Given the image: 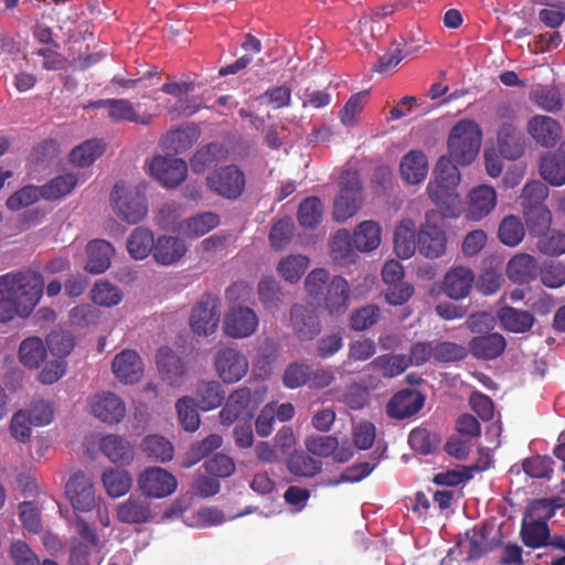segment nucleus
I'll return each mask as SVG.
<instances>
[{
  "instance_id": "21",
  "label": "nucleus",
  "mask_w": 565,
  "mask_h": 565,
  "mask_svg": "<svg viewBox=\"0 0 565 565\" xmlns=\"http://www.w3.org/2000/svg\"><path fill=\"white\" fill-rule=\"evenodd\" d=\"M290 323L300 340H312L321 330L319 317L298 303L290 309Z\"/></svg>"
},
{
  "instance_id": "27",
  "label": "nucleus",
  "mask_w": 565,
  "mask_h": 565,
  "mask_svg": "<svg viewBox=\"0 0 565 565\" xmlns=\"http://www.w3.org/2000/svg\"><path fill=\"white\" fill-rule=\"evenodd\" d=\"M151 507L146 498L130 495L117 507V519L127 524H141L151 519Z\"/></svg>"
},
{
  "instance_id": "11",
  "label": "nucleus",
  "mask_w": 565,
  "mask_h": 565,
  "mask_svg": "<svg viewBox=\"0 0 565 565\" xmlns=\"http://www.w3.org/2000/svg\"><path fill=\"white\" fill-rule=\"evenodd\" d=\"M214 364L224 383L233 384L243 379L248 371V361L238 350L224 348L217 351Z\"/></svg>"
},
{
  "instance_id": "62",
  "label": "nucleus",
  "mask_w": 565,
  "mask_h": 565,
  "mask_svg": "<svg viewBox=\"0 0 565 565\" xmlns=\"http://www.w3.org/2000/svg\"><path fill=\"white\" fill-rule=\"evenodd\" d=\"M122 299L121 291L108 281H98L92 289V300L99 306L111 307Z\"/></svg>"
},
{
  "instance_id": "38",
  "label": "nucleus",
  "mask_w": 565,
  "mask_h": 565,
  "mask_svg": "<svg viewBox=\"0 0 565 565\" xmlns=\"http://www.w3.org/2000/svg\"><path fill=\"white\" fill-rule=\"evenodd\" d=\"M540 174L553 186L565 184V154L556 152L543 156L540 162Z\"/></svg>"
},
{
  "instance_id": "42",
  "label": "nucleus",
  "mask_w": 565,
  "mask_h": 565,
  "mask_svg": "<svg viewBox=\"0 0 565 565\" xmlns=\"http://www.w3.org/2000/svg\"><path fill=\"white\" fill-rule=\"evenodd\" d=\"M323 203L318 196L306 198L298 206L297 220L303 228H315L322 221Z\"/></svg>"
},
{
  "instance_id": "53",
  "label": "nucleus",
  "mask_w": 565,
  "mask_h": 565,
  "mask_svg": "<svg viewBox=\"0 0 565 565\" xmlns=\"http://www.w3.org/2000/svg\"><path fill=\"white\" fill-rule=\"evenodd\" d=\"M142 450L149 458L160 462H167L173 458V446L162 436H147L142 441Z\"/></svg>"
},
{
  "instance_id": "23",
  "label": "nucleus",
  "mask_w": 565,
  "mask_h": 565,
  "mask_svg": "<svg viewBox=\"0 0 565 565\" xmlns=\"http://www.w3.org/2000/svg\"><path fill=\"white\" fill-rule=\"evenodd\" d=\"M113 372L119 381L132 384L141 377L143 364L136 351L124 350L115 356Z\"/></svg>"
},
{
  "instance_id": "22",
  "label": "nucleus",
  "mask_w": 565,
  "mask_h": 565,
  "mask_svg": "<svg viewBox=\"0 0 565 565\" xmlns=\"http://www.w3.org/2000/svg\"><path fill=\"white\" fill-rule=\"evenodd\" d=\"M527 131L531 137L541 146L553 147L562 135V126L552 117L536 115L530 119Z\"/></svg>"
},
{
  "instance_id": "49",
  "label": "nucleus",
  "mask_w": 565,
  "mask_h": 565,
  "mask_svg": "<svg viewBox=\"0 0 565 565\" xmlns=\"http://www.w3.org/2000/svg\"><path fill=\"white\" fill-rule=\"evenodd\" d=\"M530 99L548 113H557L563 108L561 92L554 86H539L531 92Z\"/></svg>"
},
{
  "instance_id": "13",
  "label": "nucleus",
  "mask_w": 565,
  "mask_h": 565,
  "mask_svg": "<svg viewBox=\"0 0 565 565\" xmlns=\"http://www.w3.org/2000/svg\"><path fill=\"white\" fill-rule=\"evenodd\" d=\"M65 492L77 511H90L96 503L94 483L84 472L77 471L67 481Z\"/></svg>"
},
{
  "instance_id": "61",
  "label": "nucleus",
  "mask_w": 565,
  "mask_h": 565,
  "mask_svg": "<svg viewBox=\"0 0 565 565\" xmlns=\"http://www.w3.org/2000/svg\"><path fill=\"white\" fill-rule=\"evenodd\" d=\"M46 345L53 355L64 358L73 351L75 340L67 331L53 330L46 337Z\"/></svg>"
},
{
  "instance_id": "56",
  "label": "nucleus",
  "mask_w": 565,
  "mask_h": 565,
  "mask_svg": "<svg viewBox=\"0 0 565 565\" xmlns=\"http://www.w3.org/2000/svg\"><path fill=\"white\" fill-rule=\"evenodd\" d=\"M175 408L179 422L183 429L188 431H195L200 426V416L195 408L194 398L190 396L181 397L178 399Z\"/></svg>"
},
{
  "instance_id": "8",
  "label": "nucleus",
  "mask_w": 565,
  "mask_h": 565,
  "mask_svg": "<svg viewBox=\"0 0 565 565\" xmlns=\"http://www.w3.org/2000/svg\"><path fill=\"white\" fill-rule=\"evenodd\" d=\"M362 186L358 177L350 175L341 182V189L334 199L333 217L337 222H344L352 217L362 205Z\"/></svg>"
},
{
  "instance_id": "52",
  "label": "nucleus",
  "mask_w": 565,
  "mask_h": 565,
  "mask_svg": "<svg viewBox=\"0 0 565 565\" xmlns=\"http://www.w3.org/2000/svg\"><path fill=\"white\" fill-rule=\"evenodd\" d=\"M525 230L522 221L516 215L505 216L499 226V239L507 246H516L524 238Z\"/></svg>"
},
{
  "instance_id": "41",
  "label": "nucleus",
  "mask_w": 565,
  "mask_h": 565,
  "mask_svg": "<svg viewBox=\"0 0 565 565\" xmlns=\"http://www.w3.org/2000/svg\"><path fill=\"white\" fill-rule=\"evenodd\" d=\"M153 233L145 227L135 228L127 238V250L135 259H145L153 253Z\"/></svg>"
},
{
  "instance_id": "30",
  "label": "nucleus",
  "mask_w": 565,
  "mask_h": 565,
  "mask_svg": "<svg viewBox=\"0 0 565 565\" xmlns=\"http://www.w3.org/2000/svg\"><path fill=\"white\" fill-rule=\"evenodd\" d=\"M186 252L182 239L174 236H160L154 242L153 258L157 263L169 266L180 260Z\"/></svg>"
},
{
  "instance_id": "63",
  "label": "nucleus",
  "mask_w": 565,
  "mask_h": 565,
  "mask_svg": "<svg viewBox=\"0 0 565 565\" xmlns=\"http://www.w3.org/2000/svg\"><path fill=\"white\" fill-rule=\"evenodd\" d=\"M310 365L301 362H294L287 365L282 374V383L287 388L295 390L308 385Z\"/></svg>"
},
{
  "instance_id": "26",
  "label": "nucleus",
  "mask_w": 565,
  "mask_h": 565,
  "mask_svg": "<svg viewBox=\"0 0 565 565\" xmlns=\"http://www.w3.org/2000/svg\"><path fill=\"white\" fill-rule=\"evenodd\" d=\"M507 347L504 337L498 332L473 337L469 342L471 354L481 360H493L500 356Z\"/></svg>"
},
{
  "instance_id": "31",
  "label": "nucleus",
  "mask_w": 565,
  "mask_h": 565,
  "mask_svg": "<svg viewBox=\"0 0 565 565\" xmlns=\"http://www.w3.org/2000/svg\"><path fill=\"white\" fill-rule=\"evenodd\" d=\"M86 253L88 258L85 269L92 274H102L110 266L114 248L105 239H95L87 244Z\"/></svg>"
},
{
  "instance_id": "37",
  "label": "nucleus",
  "mask_w": 565,
  "mask_h": 565,
  "mask_svg": "<svg viewBox=\"0 0 565 565\" xmlns=\"http://www.w3.org/2000/svg\"><path fill=\"white\" fill-rule=\"evenodd\" d=\"M200 138V129L194 126H185L168 131L162 139V146L174 153H183L189 150Z\"/></svg>"
},
{
  "instance_id": "60",
  "label": "nucleus",
  "mask_w": 565,
  "mask_h": 565,
  "mask_svg": "<svg viewBox=\"0 0 565 565\" xmlns=\"http://www.w3.org/2000/svg\"><path fill=\"white\" fill-rule=\"evenodd\" d=\"M439 439L436 435L430 434L429 430L423 427L414 428L408 435V444L411 448L422 455L433 454Z\"/></svg>"
},
{
  "instance_id": "54",
  "label": "nucleus",
  "mask_w": 565,
  "mask_h": 565,
  "mask_svg": "<svg viewBox=\"0 0 565 565\" xmlns=\"http://www.w3.org/2000/svg\"><path fill=\"white\" fill-rule=\"evenodd\" d=\"M352 236L348 230H339L332 237L330 248L332 257L342 263H350L354 259Z\"/></svg>"
},
{
  "instance_id": "34",
  "label": "nucleus",
  "mask_w": 565,
  "mask_h": 565,
  "mask_svg": "<svg viewBox=\"0 0 565 565\" xmlns=\"http://www.w3.org/2000/svg\"><path fill=\"white\" fill-rule=\"evenodd\" d=\"M102 452L114 463L129 465L134 460L132 446L117 435H106L100 439Z\"/></svg>"
},
{
  "instance_id": "16",
  "label": "nucleus",
  "mask_w": 565,
  "mask_h": 565,
  "mask_svg": "<svg viewBox=\"0 0 565 565\" xmlns=\"http://www.w3.org/2000/svg\"><path fill=\"white\" fill-rule=\"evenodd\" d=\"M156 363L162 379L171 386H180L188 372V363L169 347H161L156 354Z\"/></svg>"
},
{
  "instance_id": "15",
  "label": "nucleus",
  "mask_w": 565,
  "mask_h": 565,
  "mask_svg": "<svg viewBox=\"0 0 565 565\" xmlns=\"http://www.w3.org/2000/svg\"><path fill=\"white\" fill-rule=\"evenodd\" d=\"M258 327V317L255 311L248 307H233L225 317V332L232 338H247L253 334Z\"/></svg>"
},
{
  "instance_id": "5",
  "label": "nucleus",
  "mask_w": 565,
  "mask_h": 565,
  "mask_svg": "<svg viewBox=\"0 0 565 565\" xmlns=\"http://www.w3.org/2000/svg\"><path fill=\"white\" fill-rule=\"evenodd\" d=\"M110 202L116 215L129 224L139 223L148 212L145 196L122 181L114 185Z\"/></svg>"
},
{
  "instance_id": "44",
  "label": "nucleus",
  "mask_w": 565,
  "mask_h": 565,
  "mask_svg": "<svg viewBox=\"0 0 565 565\" xmlns=\"http://www.w3.org/2000/svg\"><path fill=\"white\" fill-rule=\"evenodd\" d=\"M106 492L111 498L125 495L131 488L132 478L126 470L108 469L102 476Z\"/></svg>"
},
{
  "instance_id": "55",
  "label": "nucleus",
  "mask_w": 565,
  "mask_h": 565,
  "mask_svg": "<svg viewBox=\"0 0 565 565\" xmlns=\"http://www.w3.org/2000/svg\"><path fill=\"white\" fill-rule=\"evenodd\" d=\"M537 249L550 256L565 254V233L557 230H548L537 236Z\"/></svg>"
},
{
  "instance_id": "36",
  "label": "nucleus",
  "mask_w": 565,
  "mask_h": 565,
  "mask_svg": "<svg viewBox=\"0 0 565 565\" xmlns=\"http://www.w3.org/2000/svg\"><path fill=\"white\" fill-rule=\"evenodd\" d=\"M198 407L209 412L221 406L225 399V391L217 381H200L195 388Z\"/></svg>"
},
{
  "instance_id": "9",
  "label": "nucleus",
  "mask_w": 565,
  "mask_h": 565,
  "mask_svg": "<svg viewBox=\"0 0 565 565\" xmlns=\"http://www.w3.org/2000/svg\"><path fill=\"white\" fill-rule=\"evenodd\" d=\"M459 184L438 182L433 180L427 185V194L434 204L440 210L444 217L457 218L462 211L460 195L457 192Z\"/></svg>"
},
{
  "instance_id": "57",
  "label": "nucleus",
  "mask_w": 565,
  "mask_h": 565,
  "mask_svg": "<svg viewBox=\"0 0 565 565\" xmlns=\"http://www.w3.org/2000/svg\"><path fill=\"white\" fill-rule=\"evenodd\" d=\"M218 223L220 217L216 213L204 212L188 218L185 222V227L183 228V233L192 236H202L215 228Z\"/></svg>"
},
{
  "instance_id": "51",
  "label": "nucleus",
  "mask_w": 565,
  "mask_h": 565,
  "mask_svg": "<svg viewBox=\"0 0 565 565\" xmlns=\"http://www.w3.org/2000/svg\"><path fill=\"white\" fill-rule=\"evenodd\" d=\"M221 446L222 437L216 434H211L201 441L192 444L182 467L190 468L203 458L207 457L214 450L218 449Z\"/></svg>"
},
{
  "instance_id": "19",
  "label": "nucleus",
  "mask_w": 565,
  "mask_h": 565,
  "mask_svg": "<svg viewBox=\"0 0 565 565\" xmlns=\"http://www.w3.org/2000/svg\"><path fill=\"white\" fill-rule=\"evenodd\" d=\"M497 205L495 190L486 184L478 185L469 192L467 218L480 221L488 216Z\"/></svg>"
},
{
  "instance_id": "58",
  "label": "nucleus",
  "mask_w": 565,
  "mask_h": 565,
  "mask_svg": "<svg viewBox=\"0 0 565 565\" xmlns=\"http://www.w3.org/2000/svg\"><path fill=\"white\" fill-rule=\"evenodd\" d=\"M309 259L301 255H290L278 265L281 277L289 282H297L308 268Z\"/></svg>"
},
{
  "instance_id": "28",
  "label": "nucleus",
  "mask_w": 565,
  "mask_h": 565,
  "mask_svg": "<svg viewBox=\"0 0 565 565\" xmlns=\"http://www.w3.org/2000/svg\"><path fill=\"white\" fill-rule=\"evenodd\" d=\"M227 149L222 143L210 142L199 148L190 159V168L194 173H203L226 160Z\"/></svg>"
},
{
  "instance_id": "59",
  "label": "nucleus",
  "mask_w": 565,
  "mask_h": 565,
  "mask_svg": "<svg viewBox=\"0 0 565 565\" xmlns=\"http://www.w3.org/2000/svg\"><path fill=\"white\" fill-rule=\"evenodd\" d=\"M548 196V188L539 180L527 182L520 196L521 205L524 209L536 207L537 205H545V200Z\"/></svg>"
},
{
  "instance_id": "40",
  "label": "nucleus",
  "mask_w": 565,
  "mask_h": 565,
  "mask_svg": "<svg viewBox=\"0 0 565 565\" xmlns=\"http://www.w3.org/2000/svg\"><path fill=\"white\" fill-rule=\"evenodd\" d=\"M499 319L505 330L514 333H524L534 324V317L531 312L513 307L501 308Z\"/></svg>"
},
{
  "instance_id": "17",
  "label": "nucleus",
  "mask_w": 565,
  "mask_h": 565,
  "mask_svg": "<svg viewBox=\"0 0 565 565\" xmlns=\"http://www.w3.org/2000/svg\"><path fill=\"white\" fill-rule=\"evenodd\" d=\"M473 281L475 275L469 267L455 266L446 273L441 290L449 298L460 300L469 296Z\"/></svg>"
},
{
  "instance_id": "24",
  "label": "nucleus",
  "mask_w": 565,
  "mask_h": 565,
  "mask_svg": "<svg viewBox=\"0 0 565 565\" xmlns=\"http://www.w3.org/2000/svg\"><path fill=\"white\" fill-rule=\"evenodd\" d=\"M350 287L341 276H334L327 286L323 298L324 307L330 315H343L349 308Z\"/></svg>"
},
{
  "instance_id": "43",
  "label": "nucleus",
  "mask_w": 565,
  "mask_h": 565,
  "mask_svg": "<svg viewBox=\"0 0 565 565\" xmlns=\"http://www.w3.org/2000/svg\"><path fill=\"white\" fill-rule=\"evenodd\" d=\"M104 151L105 145L100 140H86L71 151L70 161L81 168L89 167Z\"/></svg>"
},
{
  "instance_id": "4",
  "label": "nucleus",
  "mask_w": 565,
  "mask_h": 565,
  "mask_svg": "<svg viewBox=\"0 0 565 565\" xmlns=\"http://www.w3.org/2000/svg\"><path fill=\"white\" fill-rule=\"evenodd\" d=\"M265 394V388L252 390L242 386L234 390L218 414L220 423L224 426H231L238 419L250 420L263 403Z\"/></svg>"
},
{
  "instance_id": "7",
  "label": "nucleus",
  "mask_w": 565,
  "mask_h": 565,
  "mask_svg": "<svg viewBox=\"0 0 565 565\" xmlns=\"http://www.w3.org/2000/svg\"><path fill=\"white\" fill-rule=\"evenodd\" d=\"M220 318V299L212 294H204L192 309L190 326L194 333L210 335L217 329Z\"/></svg>"
},
{
  "instance_id": "46",
  "label": "nucleus",
  "mask_w": 565,
  "mask_h": 565,
  "mask_svg": "<svg viewBox=\"0 0 565 565\" xmlns=\"http://www.w3.org/2000/svg\"><path fill=\"white\" fill-rule=\"evenodd\" d=\"M523 216L531 236L537 237L551 228L552 213L546 205L524 209Z\"/></svg>"
},
{
  "instance_id": "48",
  "label": "nucleus",
  "mask_w": 565,
  "mask_h": 565,
  "mask_svg": "<svg viewBox=\"0 0 565 565\" xmlns=\"http://www.w3.org/2000/svg\"><path fill=\"white\" fill-rule=\"evenodd\" d=\"M45 356L46 348L40 338H28L20 344V361L24 366L29 369L39 367L40 364L44 361Z\"/></svg>"
},
{
  "instance_id": "64",
  "label": "nucleus",
  "mask_w": 565,
  "mask_h": 565,
  "mask_svg": "<svg viewBox=\"0 0 565 565\" xmlns=\"http://www.w3.org/2000/svg\"><path fill=\"white\" fill-rule=\"evenodd\" d=\"M257 291L259 300L267 309L277 308L282 302V292L274 278L265 277L260 279Z\"/></svg>"
},
{
  "instance_id": "25",
  "label": "nucleus",
  "mask_w": 565,
  "mask_h": 565,
  "mask_svg": "<svg viewBox=\"0 0 565 565\" xmlns=\"http://www.w3.org/2000/svg\"><path fill=\"white\" fill-rule=\"evenodd\" d=\"M525 139L520 129L510 122L503 124L498 131V147L502 157L519 159L524 152Z\"/></svg>"
},
{
  "instance_id": "6",
  "label": "nucleus",
  "mask_w": 565,
  "mask_h": 565,
  "mask_svg": "<svg viewBox=\"0 0 565 565\" xmlns=\"http://www.w3.org/2000/svg\"><path fill=\"white\" fill-rule=\"evenodd\" d=\"M245 184V173L236 164L216 169L206 178L207 188L227 200H237L243 194Z\"/></svg>"
},
{
  "instance_id": "12",
  "label": "nucleus",
  "mask_w": 565,
  "mask_h": 565,
  "mask_svg": "<svg viewBox=\"0 0 565 565\" xmlns=\"http://www.w3.org/2000/svg\"><path fill=\"white\" fill-rule=\"evenodd\" d=\"M150 173L166 188H177L186 178L188 166L183 159L156 156L150 163Z\"/></svg>"
},
{
  "instance_id": "20",
  "label": "nucleus",
  "mask_w": 565,
  "mask_h": 565,
  "mask_svg": "<svg viewBox=\"0 0 565 565\" xmlns=\"http://www.w3.org/2000/svg\"><path fill=\"white\" fill-rule=\"evenodd\" d=\"M94 416L109 424L119 423L126 414V407L119 396L111 392L96 395L90 404Z\"/></svg>"
},
{
  "instance_id": "32",
  "label": "nucleus",
  "mask_w": 565,
  "mask_h": 565,
  "mask_svg": "<svg viewBox=\"0 0 565 565\" xmlns=\"http://www.w3.org/2000/svg\"><path fill=\"white\" fill-rule=\"evenodd\" d=\"M507 276L516 284H529L537 276L536 259L525 253L514 255L507 265Z\"/></svg>"
},
{
  "instance_id": "3",
  "label": "nucleus",
  "mask_w": 565,
  "mask_h": 565,
  "mask_svg": "<svg viewBox=\"0 0 565 565\" xmlns=\"http://www.w3.org/2000/svg\"><path fill=\"white\" fill-rule=\"evenodd\" d=\"M553 515V509L547 500L532 502L522 519L521 540L525 546L540 548L548 545L550 529L547 520Z\"/></svg>"
},
{
  "instance_id": "18",
  "label": "nucleus",
  "mask_w": 565,
  "mask_h": 565,
  "mask_svg": "<svg viewBox=\"0 0 565 565\" xmlns=\"http://www.w3.org/2000/svg\"><path fill=\"white\" fill-rule=\"evenodd\" d=\"M425 396L416 390L397 392L387 404V415L396 419H405L417 414L424 406Z\"/></svg>"
},
{
  "instance_id": "29",
  "label": "nucleus",
  "mask_w": 565,
  "mask_h": 565,
  "mask_svg": "<svg viewBox=\"0 0 565 565\" xmlns=\"http://www.w3.org/2000/svg\"><path fill=\"white\" fill-rule=\"evenodd\" d=\"M399 171L408 184L423 182L428 173L426 154L422 150H411L402 158Z\"/></svg>"
},
{
  "instance_id": "1",
  "label": "nucleus",
  "mask_w": 565,
  "mask_h": 565,
  "mask_svg": "<svg viewBox=\"0 0 565 565\" xmlns=\"http://www.w3.org/2000/svg\"><path fill=\"white\" fill-rule=\"evenodd\" d=\"M44 280L36 271L8 273L0 276V321L29 316L40 301Z\"/></svg>"
},
{
  "instance_id": "35",
  "label": "nucleus",
  "mask_w": 565,
  "mask_h": 565,
  "mask_svg": "<svg viewBox=\"0 0 565 565\" xmlns=\"http://www.w3.org/2000/svg\"><path fill=\"white\" fill-rule=\"evenodd\" d=\"M394 249L402 259L411 258L416 250V225L415 222L402 220L394 231Z\"/></svg>"
},
{
  "instance_id": "50",
  "label": "nucleus",
  "mask_w": 565,
  "mask_h": 565,
  "mask_svg": "<svg viewBox=\"0 0 565 565\" xmlns=\"http://www.w3.org/2000/svg\"><path fill=\"white\" fill-rule=\"evenodd\" d=\"M287 467L290 473L295 476L310 478L321 471L322 462L300 451L290 456Z\"/></svg>"
},
{
  "instance_id": "45",
  "label": "nucleus",
  "mask_w": 565,
  "mask_h": 565,
  "mask_svg": "<svg viewBox=\"0 0 565 565\" xmlns=\"http://www.w3.org/2000/svg\"><path fill=\"white\" fill-rule=\"evenodd\" d=\"M370 366L384 377H395L409 366V359L405 354H383L375 358Z\"/></svg>"
},
{
  "instance_id": "33",
  "label": "nucleus",
  "mask_w": 565,
  "mask_h": 565,
  "mask_svg": "<svg viewBox=\"0 0 565 565\" xmlns=\"http://www.w3.org/2000/svg\"><path fill=\"white\" fill-rule=\"evenodd\" d=\"M381 225L372 220L359 223L352 233V242L355 249L371 252L381 244Z\"/></svg>"
},
{
  "instance_id": "10",
  "label": "nucleus",
  "mask_w": 565,
  "mask_h": 565,
  "mask_svg": "<svg viewBox=\"0 0 565 565\" xmlns=\"http://www.w3.org/2000/svg\"><path fill=\"white\" fill-rule=\"evenodd\" d=\"M138 484L142 493L150 498H166L172 494L178 486L175 477L160 467L147 468L140 473Z\"/></svg>"
},
{
  "instance_id": "47",
  "label": "nucleus",
  "mask_w": 565,
  "mask_h": 565,
  "mask_svg": "<svg viewBox=\"0 0 565 565\" xmlns=\"http://www.w3.org/2000/svg\"><path fill=\"white\" fill-rule=\"evenodd\" d=\"M78 179L74 173H65L53 178L41 186V196L46 200H58L70 194L77 185Z\"/></svg>"
},
{
  "instance_id": "2",
  "label": "nucleus",
  "mask_w": 565,
  "mask_h": 565,
  "mask_svg": "<svg viewBox=\"0 0 565 565\" xmlns=\"http://www.w3.org/2000/svg\"><path fill=\"white\" fill-rule=\"evenodd\" d=\"M481 140L479 125L471 119H461L450 130L448 156L460 166L470 164L480 151Z\"/></svg>"
},
{
  "instance_id": "14",
  "label": "nucleus",
  "mask_w": 565,
  "mask_h": 565,
  "mask_svg": "<svg viewBox=\"0 0 565 565\" xmlns=\"http://www.w3.org/2000/svg\"><path fill=\"white\" fill-rule=\"evenodd\" d=\"M435 213H426V223L418 232V249L422 255L434 259L443 256L446 252L447 238L445 232L437 225L430 224L429 218Z\"/></svg>"
},
{
  "instance_id": "39",
  "label": "nucleus",
  "mask_w": 565,
  "mask_h": 565,
  "mask_svg": "<svg viewBox=\"0 0 565 565\" xmlns=\"http://www.w3.org/2000/svg\"><path fill=\"white\" fill-rule=\"evenodd\" d=\"M108 117L114 122L129 121L145 126L152 120L151 115H138L130 100L117 98H110Z\"/></svg>"
}]
</instances>
